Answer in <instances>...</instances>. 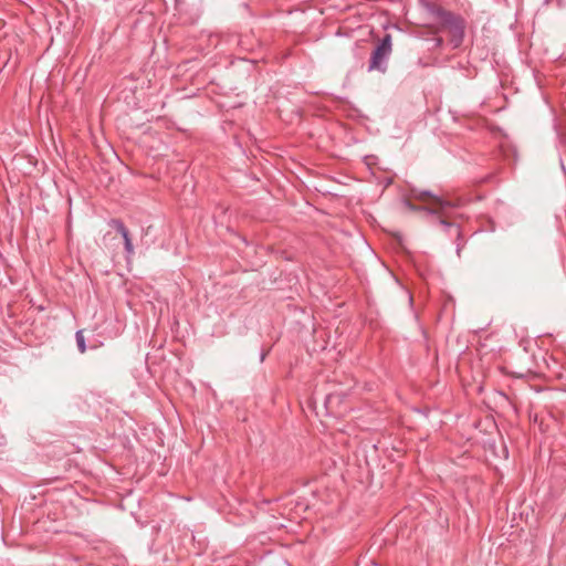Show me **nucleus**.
I'll use <instances>...</instances> for the list:
<instances>
[{
  "label": "nucleus",
  "instance_id": "nucleus-1",
  "mask_svg": "<svg viewBox=\"0 0 566 566\" xmlns=\"http://www.w3.org/2000/svg\"><path fill=\"white\" fill-rule=\"evenodd\" d=\"M424 7L429 13L439 20L440 25L434 30L433 33H438L441 30L448 31L449 42L452 49L460 48L465 35L467 22L464 18L444 9L442 6L436 2H427Z\"/></svg>",
  "mask_w": 566,
  "mask_h": 566
},
{
  "label": "nucleus",
  "instance_id": "nucleus-2",
  "mask_svg": "<svg viewBox=\"0 0 566 566\" xmlns=\"http://www.w3.org/2000/svg\"><path fill=\"white\" fill-rule=\"evenodd\" d=\"M392 51V40L389 33H386L381 40H379L370 54L369 71H379L385 73L387 70V60Z\"/></svg>",
  "mask_w": 566,
  "mask_h": 566
},
{
  "label": "nucleus",
  "instance_id": "nucleus-3",
  "mask_svg": "<svg viewBox=\"0 0 566 566\" xmlns=\"http://www.w3.org/2000/svg\"><path fill=\"white\" fill-rule=\"evenodd\" d=\"M403 205L411 212H426L431 218L432 222L441 224L446 230L454 229L458 237L461 234L459 226L451 222L448 216H439L438 210H433V208L429 206L415 205L409 199H405Z\"/></svg>",
  "mask_w": 566,
  "mask_h": 566
},
{
  "label": "nucleus",
  "instance_id": "nucleus-4",
  "mask_svg": "<svg viewBox=\"0 0 566 566\" xmlns=\"http://www.w3.org/2000/svg\"><path fill=\"white\" fill-rule=\"evenodd\" d=\"M410 193L415 200L429 201L430 202L429 207L433 208V210H438L439 216H447L446 214L447 210L454 207V205L451 201L446 200V199L432 193L429 190H419V189L412 188L410 190Z\"/></svg>",
  "mask_w": 566,
  "mask_h": 566
},
{
  "label": "nucleus",
  "instance_id": "nucleus-5",
  "mask_svg": "<svg viewBox=\"0 0 566 566\" xmlns=\"http://www.w3.org/2000/svg\"><path fill=\"white\" fill-rule=\"evenodd\" d=\"M109 226L122 235L127 259L130 258L134 254V245L128 229L120 219H112Z\"/></svg>",
  "mask_w": 566,
  "mask_h": 566
},
{
  "label": "nucleus",
  "instance_id": "nucleus-6",
  "mask_svg": "<svg viewBox=\"0 0 566 566\" xmlns=\"http://www.w3.org/2000/svg\"><path fill=\"white\" fill-rule=\"evenodd\" d=\"M342 402V397L339 394H329L325 398V408L332 415L339 413L337 409L338 405Z\"/></svg>",
  "mask_w": 566,
  "mask_h": 566
},
{
  "label": "nucleus",
  "instance_id": "nucleus-7",
  "mask_svg": "<svg viewBox=\"0 0 566 566\" xmlns=\"http://www.w3.org/2000/svg\"><path fill=\"white\" fill-rule=\"evenodd\" d=\"M75 339H76V344H77V348L80 350L81 354H84L86 352V342H85V337H84V334H83V331L80 329L75 333Z\"/></svg>",
  "mask_w": 566,
  "mask_h": 566
},
{
  "label": "nucleus",
  "instance_id": "nucleus-8",
  "mask_svg": "<svg viewBox=\"0 0 566 566\" xmlns=\"http://www.w3.org/2000/svg\"><path fill=\"white\" fill-rule=\"evenodd\" d=\"M443 43H444L443 38H441V36H436L434 38V46L436 48H441L443 45Z\"/></svg>",
  "mask_w": 566,
  "mask_h": 566
},
{
  "label": "nucleus",
  "instance_id": "nucleus-9",
  "mask_svg": "<svg viewBox=\"0 0 566 566\" xmlns=\"http://www.w3.org/2000/svg\"><path fill=\"white\" fill-rule=\"evenodd\" d=\"M531 370L530 369H526L525 371H514L513 374L517 377H523L525 374L530 373Z\"/></svg>",
  "mask_w": 566,
  "mask_h": 566
},
{
  "label": "nucleus",
  "instance_id": "nucleus-10",
  "mask_svg": "<svg viewBox=\"0 0 566 566\" xmlns=\"http://www.w3.org/2000/svg\"><path fill=\"white\" fill-rule=\"evenodd\" d=\"M268 354H269V350H263V352L261 353V356H260V361H261V363H262V361H264V359H265V357H266V355H268Z\"/></svg>",
  "mask_w": 566,
  "mask_h": 566
},
{
  "label": "nucleus",
  "instance_id": "nucleus-11",
  "mask_svg": "<svg viewBox=\"0 0 566 566\" xmlns=\"http://www.w3.org/2000/svg\"><path fill=\"white\" fill-rule=\"evenodd\" d=\"M375 566H379V565L375 564Z\"/></svg>",
  "mask_w": 566,
  "mask_h": 566
}]
</instances>
